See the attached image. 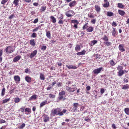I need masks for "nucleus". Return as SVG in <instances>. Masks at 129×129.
Masks as SVG:
<instances>
[{"label":"nucleus","instance_id":"obj_1","mask_svg":"<svg viewBox=\"0 0 129 129\" xmlns=\"http://www.w3.org/2000/svg\"><path fill=\"white\" fill-rule=\"evenodd\" d=\"M61 109L60 108H57L53 109L51 112L50 116H54L56 115L62 116L66 112L67 110L65 109H63L61 111Z\"/></svg>","mask_w":129,"mask_h":129},{"label":"nucleus","instance_id":"obj_2","mask_svg":"<svg viewBox=\"0 0 129 129\" xmlns=\"http://www.w3.org/2000/svg\"><path fill=\"white\" fill-rule=\"evenodd\" d=\"M123 67L120 66H118L117 67V69L118 71V75L119 76H122L125 73L128 72V71L126 70H123Z\"/></svg>","mask_w":129,"mask_h":129},{"label":"nucleus","instance_id":"obj_3","mask_svg":"<svg viewBox=\"0 0 129 129\" xmlns=\"http://www.w3.org/2000/svg\"><path fill=\"white\" fill-rule=\"evenodd\" d=\"M66 92L64 91H62L59 92L58 94V101L62 100L64 101L66 99L65 98L66 97Z\"/></svg>","mask_w":129,"mask_h":129},{"label":"nucleus","instance_id":"obj_4","mask_svg":"<svg viewBox=\"0 0 129 129\" xmlns=\"http://www.w3.org/2000/svg\"><path fill=\"white\" fill-rule=\"evenodd\" d=\"M15 47L12 45L7 47L5 49L6 52L8 54H10L14 52L15 50Z\"/></svg>","mask_w":129,"mask_h":129},{"label":"nucleus","instance_id":"obj_5","mask_svg":"<svg viewBox=\"0 0 129 129\" xmlns=\"http://www.w3.org/2000/svg\"><path fill=\"white\" fill-rule=\"evenodd\" d=\"M103 68L102 67H100L98 68L95 69L93 70L92 72L94 73V74L97 75L99 73H100L102 70L103 71Z\"/></svg>","mask_w":129,"mask_h":129},{"label":"nucleus","instance_id":"obj_6","mask_svg":"<svg viewBox=\"0 0 129 129\" xmlns=\"http://www.w3.org/2000/svg\"><path fill=\"white\" fill-rule=\"evenodd\" d=\"M75 13L73 10H69L66 13V15L68 17H71L75 15Z\"/></svg>","mask_w":129,"mask_h":129},{"label":"nucleus","instance_id":"obj_7","mask_svg":"<svg viewBox=\"0 0 129 129\" xmlns=\"http://www.w3.org/2000/svg\"><path fill=\"white\" fill-rule=\"evenodd\" d=\"M43 117L44 121L46 122L49 121L50 120L49 117L47 115H45V114H43Z\"/></svg>","mask_w":129,"mask_h":129},{"label":"nucleus","instance_id":"obj_8","mask_svg":"<svg viewBox=\"0 0 129 129\" xmlns=\"http://www.w3.org/2000/svg\"><path fill=\"white\" fill-rule=\"evenodd\" d=\"M79 105V104L77 103H75L73 104V112H76L77 111V108Z\"/></svg>","mask_w":129,"mask_h":129},{"label":"nucleus","instance_id":"obj_9","mask_svg":"<svg viewBox=\"0 0 129 129\" xmlns=\"http://www.w3.org/2000/svg\"><path fill=\"white\" fill-rule=\"evenodd\" d=\"M124 46L123 44H120L118 46L119 50L121 52H123L125 51V49L124 48Z\"/></svg>","mask_w":129,"mask_h":129},{"label":"nucleus","instance_id":"obj_10","mask_svg":"<svg viewBox=\"0 0 129 129\" xmlns=\"http://www.w3.org/2000/svg\"><path fill=\"white\" fill-rule=\"evenodd\" d=\"M113 30L112 31V35L114 37H115L117 35V33L116 31V29L115 28L113 27Z\"/></svg>","mask_w":129,"mask_h":129},{"label":"nucleus","instance_id":"obj_11","mask_svg":"<svg viewBox=\"0 0 129 129\" xmlns=\"http://www.w3.org/2000/svg\"><path fill=\"white\" fill-rule=\"evenodd\" d=\"M76 4V2L75 1L70 2L69 4V6L71 7H74Z\"/></svg>","mask_w":129,"mask_h":129},{"label":"nucleus","instance_id":"obj_12","mask_svg":"<svg viewBox=\"0 0 129 129\" xmlns=\"http://www.w3.org/2000/svg\"><path fill=\"white\" fill-rule=\"evenodd\" d=\"M37 51L36 50L33 51L31 53L30 56V57L31 58L35 56L37 54Z\"/></svg>","mask_w":129,"mask_h":129},{"label":"nucleus","instance_id":"obj_13","mask_svg":"<svg viewBox=\"0 0 129 129\" xmlns=\"http://www.w3.org/2000/svg\"><path fill=\"white\" fill-rule=\"evenodd\" d=\"M14 79L16 82H19L20 81V77L18 75L14 76Z\"/></svg>","mask_w":129,"mask_h":129},{"label":"nucleus","instance_id":"obj_14","mask_svg":"<svg viewBox=\"0 0 129 129\" xmlns=\"http://www.w3.org/2000/svg\"><path fill=\"white\" fill-rule=\"evenodd\" d=\"M86 30L88 32H91L93 31V28L92 26H89L87 28Z\"/></svg>","mask_w":129,"mask_h":129},{"label":"nucleus","instance_id":"obj_15","mask_svg":"<svg viewBox=\"0 0 129 129\" xmlns=\"http://www.w3.org/2000/svg\"><path fill=\"white\" fill-rule=\"evenodd\" d=\"M66 67H67L68 69H75L77 68V67H76V66H73L71 65H66Z\"/></svg>","mask_w":129,"mask_h":129},{"label":"nucleus","instance_id":"obj_16","mask_svg":"<svg viewBox=\"0 0 129 129\" xmlns=\"http://www.w3.org/2000/svg\"><path fill=\"white\" fill-rule=\"evenodd\" d=\"M105 3L103 5V7L104 8H107L109 5V2L107 0H104Z\"/></svg>","mask_w":129,"mask_h":129},{"label":"nucleus","instance_id":"obj_17","mask_svg":"<svg viewBox=\"0 0 129 129\" xmlns=\"http://www.w3.org/2000/svg\"><path fill=\"white\" fill-rule=\"evenodd\" d=\"M25 80L28 83H30L31 82V78L28 76H26L25 78Z\"/></svg>","mask_w":129,"mask_h":129},{"label":"nucleus","instance_id":"obj_18","mask_svg":"<svg viewBox=\"0 0 129 129\" xmlns=\"http://www.w3.org/2000/svg\"><path fill=\"white\" fill-rule=\"evenodd\" d=\"M95 9L97 13L101 11V8L100 6L98 5H95Z\"/></svg>","mask_w":129,"mask_h":129},{"label":"nucleus","instance_id":"obj_19","mask_svg":"<svg viewBox=\"0 0 129 129\" xmlns=\"http://www.w3.org/2000/svg\"><path fill=\"white\" fill-rule=\"evenodd\" d=\"M21 56H18L15 57L13 59V61L14 62H16L19 60L21 58Z\"/></svg>","mask_w":129,"mask_h":129},{"label":"nucleus","instance_id":"obj_20","mask_svg":"<svg viewBox=\"0 0 129 129\" xmlns=\"http://www.w3.org/2000/svg\"><path fill=\"white\" fill-rule=\"evenodd\" d=\"M86 51L85 50H83L81 52H78L77 53V55H84L85 54Z\"/></svg>","mask_w":129,"mask_h":129},{"label":"nucleus","instance_id":"obj_21","mask_svg":"<svg viewBox=\"0 0 129 129\" xmlns=\"http://www.w3.org/2000/svg\"><path fill=\"white\" fill-rule=\"evenodd\" d=\"M36 42L34 39L31 40H30L29 43L33 47H34L36 45Z\"/></svg>","mask_w":129,"mask_h":129},{"label":"nucleus","instance_id":"obj_22","mask_svg":"<svg viewBox=\"0 0 129 129\" xmlns=\"http://www.w3.org/2000/svg\"><path fill=\"white\" fill-rule=\"evenodd\" d=\"M46 36L49 39H50L51 38V33L50 31L49 30L47 31V30H46Z\"/></svg>","mask_w":129,"mask_h":129},{"label":"nucleus","instance_id":"obj_23","mask_svg":"<svg viewBox=\"0 0 129 129\" xmlns=\"http://www.w3.org/2000/svg\"><path fill=\"white\" fill-rule=\"evenodd\" d=\"M118 12L119 14L122 16H123L125 14V12L123 10H118Z\"/></svg>","mask_w":129,"mask_h":129},{"label":"nucleus","instance_id":"obj_24","mask_svg":"<svg viewBox=\"0 0 129 129\" xmlns=\"http://www.w3.org/2000/svg\"><path fill=\"white\" fill-rule=\"evenodd\" d=\"M47 101V100H45L44 101H43L40 104V107L41 108L43 106L45 105L46 104H48Z\"/></svg>","mask_w":129,"mask_h":129},{"label":"nucleus","instance_id":"obj_25","mask_svg":"<svg viewBox=\"0 0 129 129\" xmlns=\"http://www.w3.org/2000/svg\"><path fill=\"white\" fill-rule=\"evenodd\" d=\"M40 79L41 80H44L45 79V78L44 75L41 73L40 74Z\"/></svg>","mask_w":129,"mask_h":129},{"label":"nucleus","instance_id":"obj_26","mask_svg":"<svg viewBox=\"0 0 129 129\" xmlns=\"http://www.w3.org/2000/svg\"><path fill=\"white\" fill-rule=\"evenodd\" d=\"M102 39L106 42L107 41H108L109 39L108 37L106 36L105 35L103 37Z\"/></svg>","mask_w":129,"mask_h":129},{"label":"nucleus","instance_id":"obj_27","mask_svg":"<svg viewBox=\"0 0 129 129\" xmlns=\"http://www.w3.org/2000/svg\"><path fill=\"white\" fill-rule=\"evenodd\" d=\"M80 49V45H77L75 47V50L76 51L78 52Z\"/></svg>","mask_w":129,"mask_h":129},{"label":"nucleus","instance_id":"obj_28","mask_svg":"<svg viewBox=\"0 0 129 129\" xmlns=\"http://www.w3.org/2000/svg\"><path fill=\"white\" fill-rule=\"evenodd\" d=\"M37 96L36 94H34L29 98V100H35L36 99Z\"/></svg>","mask_w":129,"mask_h":129},{"label":"nucleus","instance_id":"obj_29","mask_svg":"<svg viewBox=\"0 0 129 129\" xmlns=\"http://www.w3.org/2000/svg\"><path fill=\"white\" fill-rule=\"evenodd\" d=\"M129 88V85L128 84H127L125 85H123V87H122V89L126 90Z\"/></svg>","mask_w":129,"mask_h":129},{"label":"nucleus","instance_id":"obj_30","mask_svg":"<svg viewBox=\"0 0 129 129\" xmlns=\"http://www.w3.org/2000/svg\"><path fill=\"white\" fill-rule=\"evenodd\" d=\"M113 15V13L111 11H108L107 12V15L109 17H111Z\"/></svg>","mask_w":129,"mask_h":129},{"label":"nucleus","instance_id":"obj_31","mask_svg":"<svg viewBox=\"0 0 129 129\" xmlns=\"http://www.w3.org/2000/svg\"><path fill=\"white\" fill-rule=\"evenodd\" d=\"M51 20H52V22L55 23L56 22V19L53 16H51L50 17Z\"/></svg>","mask_w":129,"mask_h":129},{"label":"nucleus","instance_id":"obj_32","mask_svg":"<svg viewBox=\"0 0 129 129\" xmlns=\"http://www.w3.org/2000/svg\"><path fill=\"white\" fill-rule=\"evenodd\" d=\"M88 23H86L83 26L82 29L83 30H84L86 29L88 27Z\"/></svg>","mask_w":129,"mask_h":129},{"label":"nucleus","instance_id":"obj_33","mask_svg":"<svg viewBox=\"0 0 129 129\" xmlns=\"http://www.w3.org/2000/svg\"><path fill=\"white\" fill-rule=\"evenodd\" d=\"M124 111L127 115H129V109L128 108H125Z\"/></svg>","mask_w":129,"mask_h":129},{"label":"nucleus","instance_id":"obj_34","mask_svg":"<svg viewBox=\"0 0 129 129\" xmlns=\"http://www.w3.org/2000/svg\"><path fill=\"white\" fill-rule=\"evenodd\" d=\"M5 88L4 87L3 89H2V92H1V95L2 96H3L5 94Z\"/></svg>","mask_w":129,"mask_h":129},{"label":"nucleus","instance_id":"obj_35","mask_svg":"<svg viewBox=\"0 0 129 129\" xmlns=\"http://www.w3.org/2000/svg\"><path fill=\"white\" fill-rule=\"evenodd\" d=\"M20 101V99L19 98H16L14 99V102L16 103L19 102Z\"/></svg>","mask_w":129,"mask_h":129},{"label":"nucleus","instance_id":"obj_36","mask_svg":"<svg viewBox=\"0 0 129 129\" xmlns=\"http://www.w3.org/2000/svg\"><path fill=\"white\" fill-rule=\"evenodd\" d=\"M98 41L96 40H93L92 41H91V46H93L96 43H97Z\"/></svg>","mask_w":129,"mask_h":129},{"label":"nucleus","instance_id":"obj_37","mask_svg":"<svg viewBox=\"0 0 129 129\" xmlns=\"http://www.w3.org/2000/svg\"><path fill=\"white\" fill-rule=\"evenodd\" d=\"M10 98L7 99L3 101L2 104H4L10 101Z\"/></svg>","mask_w":129,"mask_h":129},{"label":"nucleus","instance_id":"obj_38","mask_svg":"<svg viewBox=\"0 0 129 129\" xmlns=\"http://www.w3.org/2000/svg\"><path fill=\"white\" fill-rule=\"evenodd\" d=\"M25 112H27L28 113H31V111L30 109L29 108H26L25 110Z\"/></svg>","mask_w":129,"mask_h":129},{"label":"nucleus","instance_id":"obj_39","mask_svg":"<svg viewBox=\"0 0 129 129\" xmlns=\"http://www.w3.org/2000/svg\"><path fill=\"white\" fill-rule=\"evenodd\" d=\"M118 7L119 8L123 9L124 7V6L122 5V4L120 3H118Z\"/></svg>","mask_w":129,"mask_h":129},{"label":"nucleus","instance_id":"obj_40","mask_svg":"<svg viewBox=\"0 0 129 129\" xmlns=\"http://www.w3.org/2000/svg\"><path fill=\"white\" fill-rule=\"evenodd\" d=\"M110 62L111 65L112 66H114L116 64V63H115V62L112 59H111L110 60Z\"/></svg>","mask_w":129,"mask_h":129},{"label":"nucleus","instance_id":"obj_41","mask_svg":"<svg viewBox=\"0 0 129 129\" xmlns=\"http://www.w3.org/2000/svg\"><path fill=\"white\" fill-rule=\"evenodd\" d=\"M19 1V0H14L13 2V3L15 6H17L18 5Z\"/></svg>","mask_w":129,"mask_h":129},{"label":"nucleus","instance_id":"obj_42","mask_svg":"<svg viewBox=\"0 0 129 129\" xmlns=\"http://www.w3.org/2000/svg\"><path fill=\"white\" fill-rule=\"evenodd\" d=\"M104 43L107 46H110L111 44V43L108 41L104 42Z\"/></svg>","mask_w":129,"mask_h":129},{"label":"nucleus","instance_id":"obj_43","mask_svg":"<svg viewBox=\"0 0 129 129\" xmlns=\"http://www.w3.org/2000/svg\"><path fill=\"white\" fill-rule=\"evenodd\" d=\"M71 22L72 23H76L77 24H78L79 23V21L76 20H72L71 21Z\"/></svg>","mask_w":129,"mask_h":129},{"label":"nucleus","instance_id":"obj_44","mask_svg":"<svg viewBox=\"0 0 129 129\" xmlns=\"http://www.w3.org/2000/svg\"><path fill=\"white\" fill-rule=\"evenodd\" d=\"M25 126V124L24 123H23L19 127V128L20 129H22Z\"/></svg>","mask_w":129,"mask_h":129},{"label":"nucleus","instance_id":"obj_45","mask_svg":"<svg viewBox=\"0 0 129 129\" xmlns=\"http://www.w3.org/2000/svg\"><path fill=\"white\" fill-rule=\"evenodd\" d=\"M8 1V0H3L1 2V4H5Z\"/></svg>","mask_w":129,"mask_h":129},{"label":"nucleus","instance_id":"obj_46","mask_svg":"<svg viewBox=\"0 0 129 129\" xmlns=\"http://www.w3.org/2000/svg\"><path fill=\"white\" fill-rule=\"evenodd\" d=\"M53 87L52 86V85L50 84L49 85V86L47 87V90H50Z\"/></svg>","mask_w":129,"mask_h":129},{"label":"nucleus","instance_id":"obj_47","mask_svg":"<svg viewBox=\"0 0 129 129\" xmlns=\"http://www.w3.org/2000/svg\"><path fill=\"white\" fill-rule=\"evenodd\" d=\"M55 96V95H53L51 93L49 94V97L51 98H54Z\"/></svg>","mask_w":129,"mask_h":129},{"label":"nucleus","instance_id":"obj_48","mask_svg":"<svg viewBox=\"0 0 129 129\" xmlns=\"http://www.w3.org/2000/svg\"><path fill=\"white\" fill-rule=\"evenodd\" d=\"M47 48L46 46L45 45L43 46L41 48V49L43 51L46 50Z\"/></svg>","mask_w":129,"mask_h":129},{"label":"nucleus","instance_id":"obj_49","mask_svg":"<svg viewBox=\"0 0 129 129\" xmlns=\"http://www.w3.org/2000/svg\"><path fill=\"white\" fill-rule=\"evenodd\" d=\"M37 36L36 33H33L31 35V37L33 38H35Z\"/></svg>","mask_w":129,"mask_h":129},{"label":"nucleus","instance_id":"obj_50","mask_svg":"<svg viewBox=\"0 0 129 129\" xmlns=\"http://www.w3.org/2000/svg\"><path fill=\"white\" fill-rule=\"evenodd\" d=\"M105 92V89L104 88H102L100 90L101 94H103Z\"/></svg>","mask_w":129,"mask_h":129},{"label":"nucleus","instance_id":"obj_51","mask_svg":"<svg viewBox=\"0 0 129 129\" xmlns=\"http://www.w3.org/2000/svg\"><path fill=\"white\" fill-rule=\"evenodd\" d=\"M63 21L62 20H60L58 22V23L59 24H63Z\"/></svg>","mask_w":129,"mask_h":129},{"label":"nucleus","instance_id":"obj_52","mask_svg":"<svg viewBox=\"0 0 129 129\" xmlns=\"http://www.w3.org/2000/svg\"><path fill=\"white\" fill-rule=\"evenodd\" d=\"M46 9V7L42 6L41 7V10L42 11H44Z\"/></svg>","mask_w":129,"mask_h":129},{"label":"nucleus","instance_id":"obj_53","mask_svg":"<svg viewBox=\"0 0 129 129\" xmlns=\"http://www.w3.org/2000/svg\"><path fill=\"white\" fill-rule=\"evenodd\" d=\"M6 122V121L4 120L3 119H1L0 120V123H5Z\"/></svg>","mask_w":129,"mask_h":129},{"label":"nucleus","instance_id":"obj_54","mask_svg":"<svg viewBox=\"0 0 129 129\" xmlns=\"http://www.w3.org/2000/svg\"><path fill=\"white\" fill-rule=\"evenodd\" d=\"M112 25L113 26H117V24L115 22L113 21L112 24Z\"/></svg>","mask_w":129,"mask_h":129},{"label":"nucleus","instance_id":"obj_55","mask_svg":"<svg viewBox=\"0 0 129 129\" xmlns=\"http://www.w3.org/2000/svg\"><path fill=\"white\" fill-rule=\"evenodd\" d=\"M62 83L61 82H59L57 83V85L58 87L61 86Z\"/></svg>","mask_w":129,"mask_h":129},{"label":"nucleus","instance_id":"obj_56","mask_svg":"<svg viewBox=\"0 0 129 129\" xmlns=\"http://www.w3.org/2000/svg\"><path fill=\"white\" fill-rule=\"evenodd\" d=\"M63 17L62 15L61 14L60 15V16L59 17L58 19L60 20H62L63 19Z\"/></svg>","mask_w":129,"mask_h":129},{"label":"nucleus","instance_id":"obj_57","mask_svg":"<svg viewBox=\"0 0 129 129\" xmlns=\"http://www.w3.org/2000/svg\"><path fill=\"white\" fill-rule=\"evenodd\" d=\"M24 107H23L20 109V111H21V112H23L24 111Z\"/></svg>","mask_w":129,"mask_h":129},{"label":"nucleus","instance_id":"obj_58","mask_svg":"<svg viewBox=\"0 0 129 129\" xmlns=\"http://www.w3.org/2000/svg\"><path fill=\"white\" fill-rule=\"evenodd\" d=\"M58 66L61 67L62 65V63L61 61L59 62H57Z\"/></svg>","mask_w":129,"mask_h":129},{"label":"nucleus","instance_id":"obj_59","mask_svg":"<svg viewBox=\"0 0 129 129\" xmlns=\"http://www.w3.org/2000/svg\"><path fill=\"white\" fill-rule=\"evenodd\" d=\"M38 21V18H36L33 21V23H37Z\"/></svg>","mask_w":129,"mask_h":129},{"label":"nucleus","instance_id":"obj_60","mask_svg":"<svg viewBox=\"0 0 129 129\" xmlns=\"http://www.w3.org/2000/svg\"><path fill=\"white\" fill-rule=\"evenodd\" d=\"M90 87L89 86H88L86 87V89L87 90H89L90 89Z\"/></svg>","mask_w":129,"mask_h":129},{"label":"nucleus","instance_id":"obj_61","mask_svg":"<svg viewBox=\"0 0 129 129\" xmlns=\"http://www.w3.org/2000/svg\"><path fill=\"white\" fill-rule=\"evenodd\" d=\"M96 22V20L95 19H93L92 20H91V23L93 24H94Z\"/></svg>","mask_w":129,"mask_h":129},{"label":"nucleus","instance_id":"obj_62","mask_svg":"<svg viewBox=\"0 0 129 129\" xmlns=\"http://www.w3.org/2000/svg\"><path fill=\"white\" fill-rule=\"evenodd\" d=\"M88 17L90 18H93L94 17L92 14H91L90 15L88 14Z\"/></svg>","mask_w":129,"mask_h":129},{"label":"nucleus","instance_id":"obj_63","mask_svg":"<svg viewBox=\"0 0 129 129\" xmlns=\"http://www.w3.org/2000/svg\"><path fill=\"white\" fill-rule=\"evenodd\" d=\"M14 89H13L9 91L10 94H11L13 93L14 91Z\"/></svg>","mask_w":129,"mask_h":129},{"label":"nucleus","instance_id":"obj_64","mask_svg":"<svg viewBox=\"0 0 129 129\" xmlns=\"http://www.w3.org/2000/svg\"><path fill=\"white\" fill-rule=\"evenodd\" d=\"M85 107L84 106H82L80 108L81 111L83 110L85 108Z\"/></svg>","mask_w":129,"mask_h":129}]
</instances>
